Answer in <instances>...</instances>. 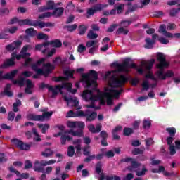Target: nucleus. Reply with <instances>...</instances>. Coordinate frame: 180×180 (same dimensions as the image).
I'll use <instances>...</instances> for the list:
<instances>
[{"label": "nucleus", "mask_w": 180, "mask_h": 180, "mask_svg": "<svg viewBox=\"0 0 180 180\" xmlns=\"http://www.w3.org/2000/svg\"><path fill=\"white\" fill-rule=\"evenodd\" d=\"M98 79V73L94 70H90L88 73H83L82 75V82L84 84L86 88H93L92 90H85L82 94V98L89 102L91 105H86V107L89 109L84 112V115L81 117H86V120L89 122L95 120L98 114L91 110V108H96L95 103L99 102L101 105H113V99H119L120 94L123 92L122 89L119 90L115 88H122L127 82V77L123 75L117 76L116 71L108 72L104 79L108 80V85L104 88V91L102 92L96 89V80Z\"/></svg>", "instance_id": "1"}, {"label": "nucleus", "mask_w": 180, "mask_h": 180, "mask_svg": "<svg viewBox=\"0 0 180 180\" xmlns=\"http://www.w3.org/2000/svg\"><path fill=\"white\" fill-rule=\"evenodd\" d=\"M157 57L159 61L157 65L158 70L155 72V75L151 72V69L155 63V60L154 59H150L148 61H141L139 66L136 65L134 63H129V60H126L122 64H117L116 70L113 71L116 72L117 77H120V75H119V72H127L130 68H135L139 74H144L146 72V78H150L153 81H155V82L158 81H164L167 79V75L164 72V68H168L169 63L165 60V56L162 53H158ZM123 77H126L129 79L127 75H123Z\"/></svg>", "instance_id": "2"}, {"label": "nucleus", "mask_w": 180, "mask_h": 180, "mask_svg": "<svg viewBox=\"0 0 180 180\" xmlns=\"http://www.w3.org/2000/svg\"><path fill=\"white\" fill-rule=\"evenodd\" d=\"M76 127H79V129L77 131L70 129L63 134L62 131L64 130V126H56L54 127L55 131L59 132L53 134V137H60V136H61L60 143L63 146H65V144H67V141H70V140H72V137H71L69 134H71V136L75 137H82V136H84L83 130L85 129V122L77 121Z\"/></svg>", "instance_id": "3"}, {"label": "nucleus", "mask_w": 180, "mask_h": 180, "mask_svg": "<svg viewBox=\"0 0 180 180\" xmlns=\"http://www.w3.org/2000/svg\"><path fill=\"white\" fill-rule=\"evenodd\" d=\"M67 79H68V78L63 77H55L53 79L55 82H61L62 84L55 86H49L48 87L49 95L51 98H56V96H57V95L58 94V92H60V94L63 95V89H66V91H68V92H72V94H77V89H74L71 91V86H72V85L71 84V83L65 82Z\"/></svg>", "instance_id": "4"}, {"label": "nucleus", "mask_w": 180, "mask_h": 180, "mask_svg": "<svg viewBox=\"0 0 180 180\" xmlns=\"http://www.w3.org/2000/svg\"><path fill=\"white\" fill-rule=\"evenodd\" d=\"M46 58H42L32 66L33 71H35L37 75H33V78H39V75H48L50 71L54 70V65L46 63L44 64Z\"/></svg>", "instance_id": "5"}, {"label": "nucleus", "mask_w": 180, "mask_h": 180, "mask_svg": "<svg viewBox=\"0 0 180 180\" xmlns=\"http://www.w3.org/2000/svg\"><path fill=\"white\" fill-rule=\"evenodd\" d=\"M124 162H131V166L128 167L129 171L130 172H136L137 176H144L148 172L147 167L146 166L142 165L141 168L140 169V164L136 160L131 158H126L124 159Z\"/></svg>", "instance_id": "6"}, {"label": "nucleus", "mask_w": 180, "mask_h": 180, "mask_svg": "<svg viewBox=\"0 0 180 180\" xmlns=\"http://www.w3.org/2000/svg\"><path fill=\"white\" fill-rule=\"evenodd\" d=\"M96 172L98 174V180H121L119 176H109L102 172V162H99L96 165Z\"/></svg>", "instance_id": "7"}, {"label": "nucleus", "mask_w": 180, "mask_h": 180, "mask_svg": "<svg viewBox=\"0 0 180 180\" xmlns=\"http://www.w3.org/2000/svg\"><path fill=\"white\" fill-rule=\"evenodd\" d=\"M32 49H33V47L31 45H25L21 49L20 53L22 57L23 58H27L25 63V67H30V65H32V62L33 61V59H32V58H29L31 56L29 51H30Z\"/></svg>", "instance_id": "8"}, {"label": "nucleus", "mask_w": 180, "mask_h": 180, "mask_svg": "<svg viewBox=\"0 0 180 180\" xmlns=\"http://www.w3.org/2000/svg\"><path fill=\"white\" fill-rule=\"evenodd\" d=\"M53 115V111L44 112L42 115H37L34 114H30L27 116L28 120H37L39 122H44V120H49Z\"/></svg>", "instance_id": "9"}, {"label": "nucleus", "mask_w": 180, "mask_h": 180, "mask_svg": "<svg viewBox=\"0 0 180 180\" xmlns=\"http://www.w3.org/2000/svg\"><path fill=\"white\" fill-rule=\"evenodd\" d=\"M11 143H12V144H13V146H16V147L20 148V150H30V148L32 146V143H30L29 144L25 143L22 141H20L18 139H13L11 140Z\"/></svg>", "instance_id": "10"}, {"label": "nucleus", "mask_w": 180, "mask_h": 180, "mask_svg": "<svg viewBox=\"0 0 180 180\" xmlns=\"http://www.w3.org/2000/svg\"><path fill=\"white\" fill-rule=\"evenodd\" d=\"M64 100L68 102V106H75L76 109H81V106L78 105L79 101L77 98H71L67 96H63Z\"/></svg>", "instance_id": "11"}, {"label": "nucleus", "mask_w": 180, "mask_h": 180, "mask_svg": "<svg viewBox=\"0 0 180 180\" xmlns=\"http://www.w3.org/2000/svg\"><path fill=\"white\" fill-rule=\"evenodd\" d=\"M18 72H19V70H14L11 72L6 73L4 75V72L0 71V81H1L2 79H13Z\"/></svg>", "instance_id": "12"}, {"label": "nucleus", "mask_w": 180, "mask_h": 180, "mask_svg": "<svg viewBox=\"0 0 180 180\" xmlns=\"http://www.w3.org/2000/svg\"><path fill=\"white\" fill-rule=\"evenodd\" d=\"M32 26H34V27L38 26L40 29H43V27H54V23L33 20Z\"/></svg>", "instance_id": "13"}, {"label": "nucleus", "mask_w": 180, "mask_h": 180, "mask_svg": "<svg viewBox=\"0 0 180 180\" xmlns=\"http://www.w3.org/2000/svg\"><path fill=\"white\" fill-rule=\"evenodd\" d=\"M22 44V41H15L12 44L6 46V50H7V51H13V50H15V49H19Z\"/></svg>", "instance_id": "14"}, {"label": "nucleus", "mask_w": 180, "mask_h": 180, "mask_svg": "<svg viewBox=\"0 0 180 180\" xmlns=\"http://www.w3.org/2000/svg\"><path fill=\"white\" fill-rule=\"evenodd\" d=\"M159 33H161L167 39H174V34L167 32V26L165 25H161L158 30Z\"/></svg>", "instance_id": "15"}, {"label": "nucleus", "mask_w": 180, "mask_h": 180, "mask_svg": "<svg viewBox=\"0 0 180 180\" xmlns=\"http://www.w3.org/2000/svg\"><path fill=\"white\" fill-rule=\"evenodd\" d=\"M87 129L91 133H99L102 130V124H98L96 127L93 124H89Z\"/></svg>", "instance_id": "16"}, {"label": "nucleus", "mask_w": 180, "mask_h": 180, "mask_svg": "<svg viewBox=\"0 0 180 180\" xmlns=\"http://www.w3.org/2000/svg\"><path fill=\"white\" fill-rule=\"evenodd\" d=\"M49 46H50V43L49 42H45L42 44H37L35 46V50L41 51L43 54H45V53L47 51V49H49Z\"/></svg>", "instance_id": "17"}, {"label": "nucleus", "mask_w": 180, "mask_h": 180, "mask_svg": "<svg viewBox=\"0 0 180 180\" xmlns=\"http://www.w3.org/2000/svg\"><path fill=\"white\" fill-rule=\"evenodd\" d=\"M84 111L79 110L76 112L70 110L66 114V117H81V116H84Z\"/></svg>", "instance_id": "18"}, {"label": "nucleus", "mask_w": 180, "mask_h": 180, "mask_svg": "<svg viewBox=\"0 0 180 180\" xmlns=\"http://www.w3.org/2000/svg\"><path fill=\"white\" fill-rule=\"evenodd\" d=\"M64 14V8L60 7L58 8H55L53 13H51V16H54V18H60V16H63Z\"/></svg>", "instance_id": "19"}, {"label": "nucleus", "mask_w": 180, "mask_h": 180, "mask_svg": "<svg viewBox=\"0 0 180 180\" xmlns=\"http://www.w3.org/2000/svg\"><path fill=\"white\" fill-rule=\"evenodd\" d=\"M12 65H15V59L13 58L6 59L4 64L1 65V68H8V67H12Z\"/></svg>", "instance_id": "20"}, {"label": "nucleus", "mask_w": 180, "mask_h": 180, "mask_svg": "<svg viewBox=\"0 0 180 180\" xmlns=\"http://www.w3.org/2000/svg\"><path fill=\"white\" fill-rule=\"evenodd\" d=\"M25 85H26V89H25V93L26 94H32V89H33V82H32V80H29L27 79L26 81V83H25Z\"/></svg>", "instance_id": "21"}, {"label": "nucleus", "mask_w": 180, "mask_h": 180, "mask_svg": "<svg viewBox=\"0 0 180 180\" xmlns=\"http://www.w3.org/2000/svg\"><path fill=\"white\" fill-rule=\"evenodd\" d=\"M46 6L48 7L42 8L41 11H51L52 9H54V8H56V3H54V1H53L49 0L46 2Z\"/></svg>", "instance_id": "22"}, {"label": "nucleus", "mask_w": 180, "mask_h": 180, "mask_svg": "<svg viewBox=\"0 0 180 180\" xmlns=\"http://www.w3.org/2000/svg\"><path fill=\"white\" fill-rule=\"evenodd\" d=\"M26 25H28L29 26H33V20L27 18L24 20H20L19 21V26H25Z\"/></svg>", "instance_id": "23"}, {"label": "nucleus", "mask_w": 180, "mask_h": 180, "mask_svg": "<svg viewBox=\"0 0 180 180\" xmlns=\"http://www.w3.org/2000/svg\"><path fill=\"white\" fill-rule=\"evenodd\" d=\"M82 143V141L81 139H76L73 141V144L75 146V148L77 150V153H81V143Z\"/></svg>", "instance_id": "24"}, {"label": "nucleus", "mask_w": 180, "mask_h": 180, "mask_svg": "<svg viewBox=\"0 0 180 180\" xmlns=\"http://www.w3.org/2000/svg\"><path fill=\"white\" fill-rule=\"evenodd\" d=\"M145 41L146 43L145 45L146 49H153V46H154V43H155L153 39H151L150 38H146L145 39Z\"/></svg>", "instance_id": "25"}, {"label": "nucleus", "mask_w": 180, "mask_h": 180, "mask_svg": "<svg viewBox=\"0 0 180 180\" xmlns=\"http://www.w3.org/2000/svg\"><path fill=\"white\" fill-rule=\"evenodd\" d=\"M38 127L41 129V133L44 134L50 129V125L49 124H38Z\"/></svg>", "instance_id": "26"}, {"label": "nucleus", "mask_w": 180, "mask_h": 180, "mask_svg": "<svg viewBox=\"0 0 180 180\" xmlns=\"http://www.w3.org/2000/svg\"><path fill=\"white\" fill-rule=\"evenodd\" d=\"M41 154L43 157H45L47 158L49 157H51V155L53 154V150H51V149L47 148L44 151H42Z\"/></svg>", "instance_id": "27"}, {"label": "nucleus", "mask_w": 180, "mask_h": 180, "mask_svg": "<svg viewBox=\"0 0 180 180\" xmlns=\"http://www.w3.org/2000/svg\"><path fill=\"white\" fill-rule=\"evenodd\" d=\"M18 27H11L10 28H6L4 29L5 33H10L11 34H14L16 32H18Z\"/></svg>", "instance_id": "28"}, {"label": "nucleus", "mask_w": 180, "mask_h": 180, "mask_svg": "<svg viewBox=\"0 0 180 180\" xmlns=\"http://www.w3.org/2000/svg\"><path fill=\"white\" fill-rule=\"evenodd\" d=\"M165 171V167L164 166H159L158 168H153L151 169V172L153 174H161V172H164Z\"/></svg>", "instance_id": "29"}, {"label": "nucleus", "mask_w": 180, "mask_h": 180, "mask_svg": "<svg viewBox=\"0 0 180 180\" xmlns=\"http://www.w3.org/2000/svg\"><path fill=\"white\" fill-rule=\"evenodd\" d=\"M166 131L170 136L174 137V136H175L176 134V129L174 127L166 128Z\"/></svg>", "instance_id": "30"}, {"label": "nucleus", "mask_w": 180, "mask_h": 180, "mask_svg": "<svg viewBox=\"0 0 180 180\" xmlns=\"http://www.w3.org/2000/svg\"><path fill=\"white\" fill-rule=\"evenodd\" d=\"M22 105V102L20 100H17L15 103L13 104V112H19V106Z\"/></svg>", "instance_id": "31"}, {"label": "nucleus", "mask_w": 180, "mask_h": 180, "mask_svg": "<svg viewBox=\"0 0 180 180\" xmlns=\"http://www.w3.org/2000/svg\"><path fill=\"white\" fill-rule=\"evenodd\" d=\"M75 154V149L72 146H69L68 148V157H74Z\"/></svg>", "instance_id": "32"}, {"label": "nucleus", "mask_w": 180, "mask_h": 180, "mask_svg": "<svg viewBox=\"0 0 180 180\" xmlns=\"http://www.w3.org/2000/svg\"><path fill=\"white\" fill-rule=\"evenodd\" d=\"M37 39H38L39 40H49V35L41 32L37 34Z\"/></svg>", "instance_id": "33"}, {"label": "nucleus", "mask_w": 180, "mask_h": 180, "mask_svg": "<svg viewBox=\"0 0 180 180\" xmlns=\"http://www.w3.org/2000/svg\"><path fill=\"white\" fill-rule=\"evenodd\" d=\"M86 30H88V26L86 25H80L79 27V34L80 35H83L85 34V32H86Z\"/></svg>", "instance_id": "34"}, {"label": "nucleus", "mask_w": 180, "mask_h": 180, "mask_svg": "<svg viewBox=\"0 0 180 180\" xmlns=\"http://www.w3.org/2000/svg\"><path fill=\"white\" fill-rule=\"evenodd\" d=\"M11 86V85L8 84L6 86L5 89H4L5 95H6L7 96H9V97L12 96V95H13L12 91H10Z\"/></svg>", "instance_id": "35"}, {"label": "nucleus", "mask_w": 180, "mask_h": 180, "mask_svg": "<svg viewBox=\"0 0 180 180\" xmlns=\"http://www.w3.org/2000/svg\"><path fill=\"white\" fill-rule=\"evenodd\" d=\"M13 82V84H18L19 86H23L25 85V79L20 76L18 80H14Z\"/></svg>", "instance_id": "36"}, {"label": "nucleus", "mask_w": 180, "mask_h": 180, "mask_svg": "<svg viewBox=\"0 0 180 180\" xmlns=\"http://www.w3.org/2000/svg\"><path fill=\"white\" fill-rule=\"evenodd\" d=\"M25 33L28 36H34V34H36L37 32H36V30H34V28H28L25 30Z\"/></svg>", "instance_id": "37"}, {"label": "nucleus", "mask_w": 180, "mask_h": 180, "mask_svg": "<svg viewBox=\"0 0 180 180\" xmlns=\"http://www.w3.org/2000/svg\"><path fill=\"white\" fill-rule=\"evenodd\" d=\"M33 134H34V140L35 141H41V139L40 138V135L37 133V131H36V129H32Z\"/></svg>", "instance_id": "38"}, {"label": "nucleus", "mask_w": 180, "mask_h": 180, "mask_svg": "<svg viewBox=\"0 0 180 180\" xmlns=\"http://www.w3.org/2000/svg\"><path fill=\"white\" fill-rule=\"evenodd\" d=\"M49 44H52L53 47H61L63 46V44L58 39L52 41Z\"/></svg>", "instance_id": "39"}, {"label": "nucleus", "mask_w": 180, "mask_h": 180, "mask_svg": "<svg viewBox=\"0 0 180 180\" xmlns=\"http://www.w3.org/2000/svg\"><path fill=\"white\" fill-rule=\"evenodd\" d=\"M67 126L69 129H75L77 127V122L68 121L67 122Z\"/></svg>", "instance_id": "40"}, {"label": "nucleus", "mask_w": 180, "mask_h": 180, "mask_svg": "<svg viewBox=\"0 0 180 180\" xmlns=\"http://www.w3.org/2000/svg\"><path fill=\"white\" fill-rule=\"evenodd\" d=\"M142 87L143 89L141 90V92H143V91H148V88H150V85L148 84V81L147 80H144L143 84H142Z\"/></svg>", "instance_id": "41"}, {"label": "nucleus", "mask_w": 180, "mask_h": 180, "mask_svg": "<svg viewBox=\"0 0 180 180\" xmlns=\"http://www.w3.org/2000/svg\"><path fill=\"white\" fill-rule=\"evenodd\" d=\"M34 170L40 172L41 171V167L40 166V162L36 161L34 164Z\"/></svg>", "instance_id": "42"}, {"label": "nucleus", "mask_w": 180, "mask_h": 180, "mask_svg": "<svg viewBox=\"0 0 180 180\" xmlns=\"http://www.w3.org/2000/svg\"><path fill=\"white\" fill-rule=\"evenodd\" d=\"M88 39H96L98 37V34L94 31L90 30L87 34Z\"/></svg>", "instance_id": "43"}, {"label": "nucleus", "mask_w": 180, "mask_h": 180, "mask_svg": "<svg viewBox=\"0 0 180 180\" xmlns=\"http://www.w3.org/2000/svg\"><path fill=\"white\" fill-rule=\"evenodd\" d=\"M51 12L44 13L39 15V19H46V18H51Z\"/></svg>", "instance_id": "44"}, {"label": "nucleus", "mask_w": 180, "mask_h": 180, "mask_svg": "<svg viewBox=\"0 0 180 180\" xmlns=\"http://www.w3.org/2000/svg\"><path fill=\"white\" fill-rule=\"evenodd\" d=\"M127 33H129V31L123 27L119 28L117 30V34H127Z\"/></svg>", "instance_id": "45"}, {"label": "nucleus", "mask_w": 180, "mask_h": 180, "mask_svg": "<svg viewBox=\"0 0 180 180\" xmlns=\"http://www.w3.org/2000/svg\"><path fill=\"white\" fill-rule=\"evenodd\" d=\"M106 6H108V5H102V4H98L95 6L94 10L96 11V12H99L100 11H102V9H103V8H106Z\"/></svg>", "instance_id": "46"}, {"label": "nucleus", "mask_w": 180, "mask_h": 180, "mask_svg": "<svg viewBox=\"0 0 180 180\" xmlns=\"http://www.w3.org/2000/svg\"><path fill=\"white\" fill-rule=\"evenodd\" d=\"M143 153H144V149L141 150L139 148L134 149L132 151L134 155H139V154H143Z\"/></svg>", "instance_id": "47"}, {"label": "nucleus", "mask_w": 180, "mask_h": 180, "mask_svg": "<svg viewBox=\"0 0 180 180\" xmlns=\"http://www.w3.org/2000/svg\"><path fill=\"white\" fill-rule=\"evenodd\" d=\"M131 133H133V129L131 128L124 129V136H130Z\"/></svg>", "instance_id": "48"}, {"label": "nucleus", "mask_w": 180, "mask_h": 180, "mask_svg": "<svg viewBox=\"0 0 180 180\" xmlns=\"http://www.w3.org/2000/svg\"><path fill=\"white\" fill-rule=\"evenodd\" d=\"M143 127L144 129H150L151 127V121L147 120H143Z\"/></svg>", "instance_id": "49"}, {"label": "nucleus", "mask_w": 180, "mask_h": 180, "mask_svg": "<svg viewBox=\"0 0 180 180\" xmlns=\"http://www.w3.org/2000/svg\"><path fill=\"white\" fill-rule=\"evenodd\" d=\"M158 41L162 44H168L169 43V40L165 37H160L158 38Z\"/></svg>", "instance_id": "50"}, {"label": "nucleus", "mask_w": 180, "mask_h": 180, "mask_svg": "<svg viewBox=\"0 0 180 180\" xmlns=\"http://www.w3.org/2000/svg\"><path fill=\"white\" fill-rule=\"evenodd\" d=\"M104 155L108 158H110L112 157H115V153L112 150H108L107 152H104Z\"/></svg>", "instance_id": "51"}, {"label": "nucleus", "mask_w": 180, "mask_h": 180, "mask_svg": "<svg viewBox=\"0 0 180 180\" xmlns=\"http://www.w3.org/2000/svg\"><path fill=\"white\" fill-rule=\"evenodd\" d=\"M91 147L89 146H86L83 148V154L84 155H89L90 154V150Z\"/></svg>", "instance_id": "52"}, {"label": "nucleus", "mask_w": 180, "mask_h": 180, "mask_svg": "<svg viewBox=\"0 0 180 180\" xmlns=\"http://www.w3.org/2000/svg\"><path fill=\"white\" fill-rule=\"evenodd\" d=\"M95 44H96V41H89L86 44V46L88 48H91V47H95L96 46Z\"/></svg>", "instance_id": "53"}, {"label": "nucleus", "mask_w": 180, "mask_h": 180, "mask_svg": "<svg viewBox=\"0 0 180 180\" xmlns=\"http://www.w3.org/2000/svg\"><path fill=\"white\" fill-rule=\"evenodd\" d=\"M85 50H86V47L83 44H80L78 46V48H77L78 53H84Z\"/></svg>", "instance_id": "54"}, {"label": "nucleus", "mask_w": 180, "mask_h": 180, "mask_svg": "<svg viewBox=\"0 0 180 180\" xmlns=\"http://www.w3.org/2000/svg\"><path fill=\"white\" fill-rule=\"evenodd\" d=\"M73 74H74V70H68L65 71V75L69 78H72Z\"/></svg>", "instance_id": "55"}, {"label": "nucleus", "mask_w": 180, "mask_h": 180, "mask_svg": "<svg viewBox=\"0 0 180 180\" xmlns=\"http://www.w3.org/2000/svg\"><path fill=\"white\" fill-rule=\"evenodd\" d=\"M7 13H9V10H8V8H0L1 16H4V15H6Z\"/></svg>", "instance_id": "56"}, {"label": "nucleus", "mask_w": 180, "mask_h": 180, "mask_svg": "<svg viewBox=\"0 0 180 180\" xmlns=\"http://www.w3.org/2000/svg\"><path fill=\"white\" fill-rule=\"evenodd\" d=\"M134 178V175L131 173H129L123 178V180H131Z\"/></svg>", "instance_id": "57"}, {"label": "nucleus", "mask_w": 180, "mask_h": 180, "mask_svg": "<svg viewBox=\"0 0 180 180\" xmlns=\"http://www.w3.org/2000/svg\"><path fill=\"white\" fill-rule=\"evenodd\" d=\"M19 22H20V19H18V18H14L10 20L9 25H15L16 23L19 25Z\"/></svg>", "instance_id": "58"}, {"label": "nucleus", "mask_w": 180, "mask_h": 180, "mask_svg": "<svg viewBox=\"0 0 180 180\" xmlns=\"http://www.w3.org/2000/svg\"><path fill=\"white\" fill-rule=\"evenodd\" d=\"M124 8V5L123 4H120V6H118L116 9H117V13H122V12H123V9Z\"/></svg>", "instance_id": "59"}, {"label": "nucleus", "mask_w": 180, "mask_h": 180, "mask_svg": "<svg viewBox=\"0 0 180 180\" xmlns=\"http://www.w3.org/2000/svg\"><path fill=\"white\" fill-rule=\"evenodd\" d=\"M22 75L23 77H32V75H33V72H32L30 71H25L22 73Z\"/></svg>", "instance_id": "60"}, {"label": "nucleus", "mask_w": 180, "mask_h": 180, "mask_svg": "<svg viewBox=\"0 0 180 180\" xmlns=\"http://www.w3.org/2000/svg\"><path fill=\"white\" fill-rule=\"evenodd\" d=\"M176 27V25L174 23H169L167 25V30H174Z\"/></svg>", "instance_id": "61"}, {"label": "nucleus", "mask_w": 180, "mask_h": 180, "mask_svg": "<svg viewBox=\"0 0 180 180\" xmlns=\"http://www.w3.org/2000/svg\"><path fill=\"white\" fill-rule=\"evenodd\" d=\"M25 165V169H29V168H32V167H33V164H32V162L29 160H27Z\"/></svg>", "instance_id": "62"}, {"label": "nucleus", "mask_w": 180, "mask_h": 180, "mask_svg": "<svg viewBox=\"0 0 180 180\" xmlns=\"http://www.w3.org/2000/svg\"><path fill=\"white\" fill-rule=\"evenodd\" d=\"M15 112H10L8 113V120H10V121L12 122V120H13L15 119Z\"/></svg>", "instance_id": "63"}, {"label": "nucleus", "mask_w": 180, "mask_h": 180, "mask_svg": "<svg viewBox=\"0 0 180 180\" xmlns=\"http://www.w3.org/2000/svg\"><path fill=\"white\" fill-rule=\"evenodd\" d=\"M179 9H172L170 10V15L171 16H175L178 12H179Z\"/></svg>", "instance_id": "64"}]
</instances>
